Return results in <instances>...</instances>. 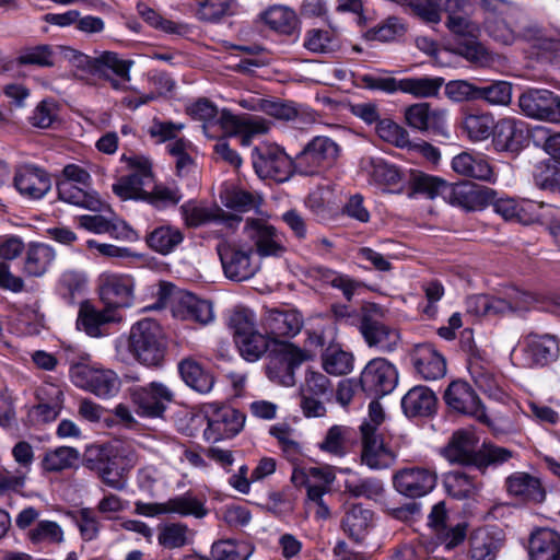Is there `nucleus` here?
<instances>
[{"label":"nucleus","mask_w":560,"mask_h":560,"mask_svg":"<svg viewBox=\"0 0 560 560\" xmlns=\"http://www.w3.org/2000/svg\"><path fill=\"white\" fill-rule=\"evenodd\" d=\"M128 349L141 364L159 366L166 350L165 337L160 324L144 318L132 325L128 339Z\"/></svg>","instance_id":"1"},{"label":"nucleus","mask_w":560,"mask_h":560,"mask_svg":"<svg viewBox=\"0 0 560 560\" xmlns=\"http://www.w3.org/2000/svg\"><path fill=\"white\" fill-rule=\"evenodd\" d=\"M243 235L248 247L253 248L255 256L259 258H280L287 248V237L266 218H246L243 226Z\"/></svg>","instance_id":"2"},{"label":"nucleus","mask_w":560,"mask_h":560,"mask_svg":"<svg viewBox=\"0 0 560 560\" xmlns=\"http://www.w3.org/2000/svg\"><path fill=\"white\" fill-rule=\"evenodd\" d=\"M341 152L340 145L329 137L312 138L295 156V173L303 176L322 175L331 168Z\"/></svg>","instance_id":"3"},{"label":"nucleus","mask_w":560,"mask_h":560,"mask_svg":"<svg viewBox=\"0 0 560 560\" xmlns=\"http://www.w3.org/2000/svg\"><path fill=\"white\" fill-rule=\"evenodd\" d=\"M217 252L224 276L232 281H246L260 270V260L245 242H220Z\"/></svg>","instance_id":"4"},{"label":"nucleus","mask_w":560,"mask_h":560,"mask_svg":"<svg viewBox=\"0 0 560 560\" xmlns=\"http://www.w3.org/2000/svg\"><path fill=\"white\" fill-rule=\"evenodd\" d=\"M207 419L203 436L208 442H219L231 439L242 430L245 417L229 405L207 402L202 406Z\"/></svg>","instance_id":"5"},{"label":"nucleus","mask_w":560,"mask_h":560,"mask_svg":"<svg viewBox=\"0 0 560 560\" xmlns=\"http://www.w3.org/2000/svg\"><path fill=\"white\" fill-rule=\"evenodd\" d=\"M253 166L260 178L287 182L295 173V158L291 159L276 144H262L253 150Z\"/></svg>","instance_id":"6"},{"label":"nucleus","mask_w":560,"mask_h":560,"mask_svg":"<svg viewBox=\"0 0 560 560\" xmlns=\"http://www.w3.org/2000/svg\"><path fill=\"white\" fill-rule=\"evenodd\" d=\"M487 35L498 44L511 46L529 34L526 15L517 8L483 19Z\"/></svg>","instance_id":"7"},{"label":"nucleus","mask_w":560,"mask_h":560,"mask_svg":"<svg viewBox=\"0 0 560 560\" xmlns=\"http://www.w3.org/2000/svg\"><path fill=\"white\" fill-rule=\"evenodd\" d=\"M130 399L141 417L160 418L174 400L173 390L161 382H151L130 389Z\"/></svg>","instance_id":"8"},{"label":"nucleus","mask_w":560,"mask_h":560,"mask_svg":"<svg viewBox=\"0 0 560 560\" xmlns=\"http://www.w3.org/2000/svg\"><path fill=\"white\" fill-rule=\"evenodd\" d=\"M70 376L77 386L102 398L115 396L120 388V380L112 370L77 364L71 368Z\"/></svg>","instance_id":"9"},{"label":"nucleus","mask_w":560,"mask_h":560,"mask_svg":"<svg viewBox=\"0 0 560 560\" xmlns=\"http://www.w3.org/2000/svg\"><path fill=\"white\" fill-rule=\"evenodd\" d=\"M404 121L411 129L434 136L447 137V110L420 102L404 109Z\"/></svg>","instance_id":"10"},{"label":"nucleus","mask_w":560,"mask_h":560,"mask_svg":"<svg viewBox=\"0 0 560 560\" xmlns=\"http://www.w3.org/2000/svg\"><path fill=\"white\" fill-rule=\"evenodd\" d=\"M522 113L533 119L560 124V97L545 89H529L518 98Z\"/></svg>","instance_id":"11"},{"label":"nucleus","mask_w":560,"mask_h":560,"mask_svg":"<svg viewBox=\"0 0 560 560\" xmlns=\"http://www.w3.org/2000/svg\"><path fill=\"white\" fill-rule=\"evenodd\" d=\"M303 323L301 313L293 308L265 307L260 316V326L273 342H278L280 338L296 336Z\"/></svg>","instance_id":"12"},{"label":"nucleus","mask_w":560,"mask_h":560,"mask_svg":"<svg viewBox=\"0 0 560 560\" xmlns=\"http://www.w3.org/2000/svg\"><path fill=\"white\" fill-rule=\"evenodd\" d=\"M446 405L459 413L468 415L497 430L470 385L464 381L452 382L444 393Z\"/></svg>","instance_id":"13"},{"label":"nucleus","mask_w":560,"mask_h":560,"mask_svg":"<svg viewBox=\"0 0 560 560\" xmlns=\"http://www.w3.org/2000/svg\"><path fill=\"white\" fill-rule=\"evenodd\" d=\"M398 382L396 368L386 359L375 358L368 362L360 375L362 389L374 396H385Z\"/></svg>","instance_id":"14"},{"label":"nucleus","mask_w":560,"mask_h":560,"mask_svg":"<svg viewBox=\"0 0 560 560\" xmlns=\"http://www.w3.org/2000/svg\"><path fill=\"white\" fill-rule=\"evenodd\" d=\"M98 289L101 300L110 310L133 304L135 281L128 275L103 272L98 277Z\"/></svg>","instance_id":"15"},{"label":"nucleus","mask_w":560,"mask_h":560,"mask_svg":"<svg viewBox=\"0 0 560 560\" xmlns=\"http://www.w3.org/2000/svg\"><path fill=\"white\" fill-rule=\"evenodd\" d=\"M520 349L524 358V365L545 366L557 360L559 355V342L552 335H538L530 332L520 342Z\"/></svg>","instance_id":"16"},{"label":"nucleus","mask_w":560,"mask_h":560,"mask_svg":"<svg viewBox=\"0 0 560 560\" xmlns=\"http://www.w3.org/2000/svg\"><path fill=\"white\" fill-rule=\"evenodd\" d=\"M438 481L434 470L425 467H408L394 476L396 490L408 498H420L430 493Z\"/></svg>","instance_id":"17"},{"label":"nucleus","mask_w":560,"mask_h":560,"mask_svg":"<svg viewBox=\"0 0 560 560\" xmlns=\"http://www.w3.org/2000/svg\"><path fill=\"white\" fill-rule=\"evenodd\" d=\"M180 213L188 228H199L214 222L228 228H235L240 222L238 215L228 213L218 206L208 207L201 202L189 200L180 206Z\"/></svg>","instance_id":"18"},{"label":"nucleus","mask_w":560,"mask_h":560,"mask_svg":"<svg viewBox=\"0 0 560 560\" xmlns=\"http://www.w3.org/2000/svg\"><path fill=\"white\" fill-rule=\"evenodd\" d=\"M13 183L18 191L30 199H42L51 188L49 175L33 164H21L15 168Z\"/></svg>","instance_id":"19"},{"label":"nucleus","mask_w":560,"mask_h":560,"mask_svg":"<svg viewBox=\"0 0 560 560\" xmlns=\"http://www.w3.org/2000/svg\"><path fill=\"white\" fill-rule=\"evenodd\" d=\"M359 328L368 346L383 353L393 352L400 341V335L396 328L374 319L369 314H363Z\"/></svg>","instance_id":"20"},{"label":"nucleus","mask_w":560,"mask_h":560,"mask_svg":"<svg viewBox=\"0 0 560 560\" xmlns=\"http://www.w3.org/2000/svg\"><path fill=\"white\" fill-rule=\"evenodd\" d=\"M442 454L451 463L476 466L479 455L478 439L471 431L458 430L453 433Z\"/></svg>","instance_id":"21"},{"label":"nucleus","mask_w":560,"mask_h":560,"mask_svg":"<svg viewBox=\"0 0 560 560\" xmlns=\"http://www.w3.org/2000/svg\"><path fill=\"white\" fill-rule=\"evenodd\" d=\"M361 460L371 469H385L396 460V454L388 448L378 433H370L368 427L361 428Z\"/></svg>","instance_id":"22"},{"label":"nucleus","mask_w":560,"mask_h":560,"mask_svg":"<svg viewBox=\"0 0 560 560\" xmlns=\"http://www.w3.org/2000/svg\"><path fill=\"white\" fill-rule=\"evenodd\" d=\"M492 136V144L499 152H518L527 139L524 122L512 117L498 120Z\"/></svg>","instance_id":"23"},{"label":"nucleus","mask_w":560,"mask_h":560,"mask_svg":"<svg viewBox=\"0 0 560 560\" xmlns=\"http://www.w3.org/2000/svg\"><path fill=\"white\" fill-rule=\"evenodd\" d=\"M120 320L121 317L116 311L106 306L103 310H97L91 303L84 302L79 308L77 327L90 337L97 338L106 334L104 330L105 325Z\"/></svg>","instance_id":"24"},{"label":"nucleus","mask_w":560,"mask_h":560,"mask_svg":"<svg viewBox=\"0 0 560 560\" xmlns=\"http://www.w3.org/2000/svg\"><path fill=\"white\" fill-rule=\"evenodd\" d=\"M411 360L417 373L424 380L435 381L446 374V361L431 343L417 345Z\"/></svg>","instance_id":"25"},{"label":"nucleus","mask_w":560,"mask_h":560,"mask_svg":"<svg viewBox=\"0 0 560 560\" xmlns=\"http://www.w3.org/2000/svg\"><path fill=\"white\" fill-rule=\"evenodd\" d=\"M487 196V189L471 183H447L443 199L452 206L466 210H476L485 206Z\"/></svg>","instance_id":"26"},{"label":"nucleus","mask_w":560,"mask_h":560,"mask_svg":"<svg viewBox=\"0 0 560 560\" xmlns=\"http://www.w3.org/2000/svg\"><path fill=\"white\" fill-rule=\"evenodd\" d=\"M264 113L277 120L293 121L299 128L316 121V114L313 110L281 100H267Z\"/></svg>","instance_id":"27"},{"label":"nucleus","mask_w":560,"mask_h":560,"mask_svg":"<svg viewBox=\"0 0 560 560\" xmlns=\"http://www.w3.org/2000/svg\"><path fill=\"white\" fill-rule=\"evenodd\" d=\"M509 494L522 502L540 503L546 498V490L539 478L527 472H515L506 479Z\"/></svg>","instance_id":"28"},{"label":"nucleus","mask_w":560,"mask_h":560,"mask_svg":"<svg viewBox=\"0 0 560 560\" xmlns=\"http://www.w3.org/2000/svg\"><path fill=\"white\" fill-rule=\"evenodd\" d=\"M57 189L59 199L69 205L95 212H101L106 206L95 191L90 190V187L74 185L69 180H59Z\"/></svg>","instance_id":"29"},{"label":"nucleus","mask_w":560,"mask_h":560,"mask_svg":"<svg viewBox=\"0 0 560 560\" xmlns=\"http://www.w3.org/2000/svg\"><path fill=\"white\" fill-rule=\"evenodd\" d=\"M436 396L427 386H415L410 388L401 399L404 413L409 417H428L434 413L436 408Z\"/></svg>","instance_id":"30"},{"label":"nucleus","mask_w":560,"mask_h":560,"mask_svg":"<svg viewBox=\"0 0 560 560\" xmlns=\"http://www.w3.org/2000/svg\"><path fill=\"white\" fill-rule=\"evenodd\" d=\"M452 168L458 175L483 182H493L494 173L489 162L480 154L462 152L453 158Z\"/></svg>","instance_id":"31"},{"label":"nucleus","mask_w":560,"mask_h":560,"mask_svg":"<svg viewBox=\"0 0 560 560\" xmlns=\"http://www.w3.org/2000/svg\"><path fill=\"white\" fill-rule=\"evenodd\" d=\"M175 315L184 320H191L200 325H208L214 319L211 302L186 293L183 294L175 307Z\"/></svg>","instance_id":"32"},{"label":"nucleus","mask_w":560,"mask_h":560,"mask_svg":"<svg viewBox=\"0 0 560 560\" xmlns=\"http://www.w3.org/2000/svg\"><path fill=\"white\" fill-rule=\"evenodd\" d=\"M495 119L488 112H467L464 114L460 128L471 142H481L489 139L495 130Z\"/></svg>","instance_id":"33"},{"label":"nucleus","mask_w":560,"mask_h":560,"mask_svg":"<svg viewBox=\"0 0 560 560\" xmlns=\"http://www.w3.org/2000/svg\"><path fill=\"white\" fill-rule=\"evenodd\" d=\"M133 61L121 59L118 54L103 51L89 62L90 70L98 78H109V74L130 80V69Z\"/></svg>","instance_id":"34"},{"label":"nucleus","mask_w":560,"mask_h":560,"mask_svg":"<svg viewBox=\"0 0 560 560\" xmlns=\"http://www.w3.org/2000/svg\"><path fill=\"white\" fill-rule=\"evenodd\" d=\"M468 5L466 0H444V8L448 13L446 25L453 34L462 37H475L479 31L478 24L466 15Z\"/></svg>","instance_id":"35"},{"label":"nucleus","mask_w":560,"mask_h":560,"mask_svg":"<svg viewBox=\"0 0 560 560\" xmlns=\"http://www.w3.org/2000/svg\"><path fill=\"white\" fill-rule=\"evenodd\" d=\"M530 560H560V535L552 529L536 532L529 541Z\"/></svg>","instance_id":"36"},{"label":"nucleus","mask_w":560,"mask_h":560,"mask_svg":"<svg viewBox=\"0 0 560 560\" xmlns=\"http://www.w3.org/2000/svg\"><path fill=\"white\" fill-rule=\"evenodd\" d=\"M501 547V539L487 527L474 530L469 537L471 560H494Z\"/></svg>","instance_id":"37"},{"label":"nucleus","mask_w":560,"mask_h":560,"mask_svg":"<svg viewBox=\"0 0 560 560\" xmlns=\"http://www.w3.org/2000/svg\"><path fill=\"white\" fill-rule=\"evenodd\" d=\"M178 371L186 385L196 392L206 394L212 389L214 377L196 360L191 358L183 359L178 363Z\"/></svg>","instance_id":"38"},{"label":"nucleus","mask_w":560,"mask_h":560,"mask_svg":"<svg viewBox=\"0 0 560 560\" xmlns=\"http://www.w3.org/2000/svg\"><path fill=\"white\" fill-rule=\"evenodd\" d=\"M372 521V511L362 505H353L347 510L342 518V529L355 542H361L366 537Z\"/></svg>","instance_id":"39"},{"label":"nucleus","mask_w":560,"mask_h":560,"mask_svg":"<svg viewBox=\"0 0 560 560\" xmlns=\"http://www.w3.org/2000/svg\"><path fill=\"white\" fill-rule=\"evenodd\" d=\"M56 254L52 247L46 244H31L26 250L24 260V271L30 277L44 276L52 261Z\"/></svg>","instance_id":"40"},{"label":"nucleus","mask_w":560,"mask_h":560,"mask_svg":"<svg viewBox=\"0 0 560 560\" xmlns=\"http://www.w3.org/2000/svg\"><path fill=\"white\" fill-rule=\"evenodd\" d=\"M79 226L95 233V234H109L114 238H128L131 234V229L124 222H113L101 214H86L78 219Z\"/></svg>","instance_id":"41"},{"label":"nucleus","mask_w":560,"mask_h":560,"mask_svg":"<svg viewBox=\"0 0 560 560\" xmlns=\"http://www.w3.org/2000/svg\"><path fill=\"white\" fill-rule=\"evenodd\" d=\"M445 81L442 77H410L401 79V93L415 98L438 97Z\"/></svg>","instance_id":"42"},{"label":"nucleus","mask_w":560,"mask_h":560,"mask_svg":"<svg viewBox=\"0 0 560 560\" xmlns=\"http://www.w3.org/2000/svg\"><path fill=\"white\" fill-rule=\"evenodd\" d=\"M323 369L331 375H347L353 370V355L337 343H329L322 353Z\"/></svg>","instance_id":"43"},{"label":"nucleus","mask_w":560,"mask_h":560,"mask_svg":"<svg viewBox=\"0 0 560 560\" xmlns=\"http://www.w3.org/2000/svg\"><path fill=\"white\" fill-rule=\"evenodd\" d=\"M79 458L80 453L77 448L59 446L44 454L42 468L46 472H60L74 467Z\"/></svg>","instance_id":"44"},{"label":"nucleus","mask_w":560,"mask_h":560,"mask_svg":"<svg viewBox=\"0 0 560 560\" xmlns=\"http://www.w3.org/2000/svg\"><path fill=\"white\" fill-rule=\"evenodd\" d=\"M165 514L194 516L202 518L208 514L205 503L190 492L170 498L165 501Z\"/></svg>","instance_id":"45"},{"label":"nucleus","mask_w":560,"mask_h":560,"mask_svg":"<svg viewBox=\"0 0 560 560\" xmlns=\"http://www.w3.org/2000/svg\"><path fill=\"white\" fill-rule=\"evenodd\" d=\"M444 486L447 493L458 500L474 497L480 488V485L472 476L460 470L446 474Z\"/></svg>","instance_id":"46"},{"label":"nucleus","mask_w":560,"mask_h":560,"mask_svg":"<svg viewBox=\"0 0 560 560\" xmlns=\"http://www.w3.org/2000/svg\"><path fill=\"white\" fill-rule=\"evenodd\" d=\"M270 341L265 331L262 334L257 329L235 339L241 355L249 362L259 360L267 352Z\"/></svg>","instance_id":"47"},{"label":"nucleus","mask_w":560,"mask_h":560,"mask_svg":"<svg viewBox=\"0 0 560 560\" xmlns=\"http://www.w3.org/2000/svg\"><path fill=\"white\" fill-rule=\"evenodd\" d=\"M261 18L271 30L285 35L293 34L298 25L295 12L284 5L270 7Z\"/></svg>","instance_id":"48"},{"label":"nucleus","mask_w":560,"mask_h":560,"mask_svg":"<svg viewBox=\"0 0 560 560\" xmlns=\"http://www.w3.org/2000/svg\"><path fill=\"white\" fill-rule=\"evenodd\" d=\"M184 240L179 229L170 225L154 229L147 237L148 245L155 252L166 255Z\"/></svg>","instance_id":"49"},{"label":"nucleus","mask_w":560,"mask_h":560,"mask_svg":"<svg viewBox=\"0 0 560 560\" xmlns=\"http://www.w3.org/2000/svg\"><path fill=\"white\" fill-rule=\"evenodd\" d=\"M89 467L95 471L102 482L116 490L122 491L127 487V478L124 474V469L119 470L115 468V463L110 459H103L102 457L97 460L88 459Z\"/></svg>","instance_id":"50"},{"label":"nucleus","mask_w":560,"mask_h":560,"mask_svg":"<svg viewBox=\"0 0 560 560\" xmlns=\"http://www.w3.org/2000/svg\"><path fill=\"white\" fill-rule=\"evenodd\" d=\"M220 198L226 208L238 212L258 209L262 201L259 195L236 187L225 189Z\"/></svg>","instance_id":"51"},{"label":"nucleus","mask_w":560,"mask_h":560,"mask_svg":"<svg viewBox=\"0 0 560 560\" xmlns=\"http://www.w3.org/2000/svg\"><path fill=\"white\" fill-rule=\"evenodd\" d=\"M304 47L314 54H329L339 47V39L332 30L312 28L305 34Z\"/></svg>","instance_id":"52"},{"label":"nucleus","mask_w":560,"mask_h":560,"mask_svg":"<svg viewBox=\"0 0 560 560\" xmlns=\"http://www.w3.org/2000/svg\"><path fill=\"white\" fill-rule=\"evenodd\" d=\"M349 433L348 427L338 424L330 427L318 444L319 450L331 456L343 457L348 453Z\"/></svg>","instance_id":"53"},{"label":"nucleus","mask_w":560,"mask_h":560,"mask_svg":"<svg viewBox=\"0 0 560 560\" xmlns=\"http://www.w3.org/2000/svg\"><path fill=\"white\" fill-rule=\"evenodd\" d=\"M447 182L421 172L412 173L410 187L413 194H421L430 199L444 198Z\"/></svg>","instance_id":"54"},{"label":"nucleus","mask_w":560,"mask_h":560,"mask_svg":"<svg viewBox=\"0 0 560 560\" xmlns=\"http://www.w3.org/2000/svg\"><path fill=\"white\" fill-rule=\"evenodd\" d=\"M219 112L218 107L207 98H200L188 107L189 115L194 119L202 121L203 133L211 139L218 138L212 129H214Z\"/></svg>","instance_id":"55"},{"label":"nucleus","mask_w":560,"mask_h":560,"mask_svg":"<svg viewBox=\"0 0 560 560\" xmlns=\"http://www.w3.org/2000/svg\"><path fill=\"white\" fill-rule=\"evenodd\" d=\"M167 150L175 158L176 174L185 177L194 173L197 168L195 160L189 154L191 143L185 139H176L167 144Z\"/></svg>","instance_id":"56"},{"label":"nucleus","mask_w":560,"mask_h":560,"mask_svg":"<svg viewBox=\"0 0 560 560\" xmlns=\"http://www.w3.org/2000/svg\"><path fill=\"white\" fill-rule=\"evenodd\" d=\"M250 555L252 549L247 544L231 539L217 541L211 548L214 560H247Z\"/></svg>","instance_id":"57"},{"label":"nucleus","mask_w":560,"mask_h":560,"mask_svg":"<svg viewBox=\"0 0 560 560\" xmlns=\"http://www.w3.org/2000/svg\"><path fill=\"white\" fill-rule=\"evenodd\" d=\"M407 32L406 23L397 16H388L369 31L371 39L392 42L401 38Z\"/></svg>","instance_id":"58"},{"label":"nucleus","mask_w":560,"mask_h":560,"mask_svg":"<svg viewBox=\"0 0 560 560\" xmlns=\"http://www.w3.org/2000/svg\"><path fill=\"white\" fill-rule=\"evenodd\" d=\"M530 300V295L518 291L513 292L509 300L488 295V315L523 310Z\"/></svg>","instance_id":"59"},{"label":"nucleus","mask_w":560,"mask_h":560,"mask_svg":"<svg viewBox=\"0 0 560 560\" xmlns=\"http://www.w3.org/2000/svg\"><path fill=\"white\" fill-rule=\"evenodd\" d=\"M456 52L478 66H488L493 61L490 51L482 43L476 39V36L460 42L456 47Z\"/></svg>","instance_id":"60"},{"label":"nucleus","mask_w":560,"mask_h":560,"mask_svg":"<svg viewBox=\"0 0 560 560\" xmlns=\"http://www.w3.org/2000/svg\"><path fill=\"white\" fill-rule=\"evenodd\" d=\"M552 207L545 202H536L533 200H523L517 202L515 222L528 225L540 222L546 214L550 212Z\"/></svg>","instance_id":"61"},{"label":"nucleus","mask_w":560,"mask_h":560,"mask_svg":"<svg viewBox=\"0 0 560 560\" xmlns=\"http://www.w3.org/2000/svg\"><path fill=\"white\" fill-rule=\"evenodd\" d=\"M293 429L287 423H277L269 433L277 439L282 452L290 460H295L301 453V446L293 438Z\"/></svg>","instance_id":"62"},{"label":"nucleus","mask_w":560,"mask_h":560,"mask_svg":"<svg viewBox=\"0 0 560 560\" xmlns=\"http://www.w3.org/2000/svg\"><path fill=\"white\" fill-rule=\"evenodd\" d=\"M534 180L540 189L560 192V171L552 166L549 160L536 165Z\"/></svg>","instance_id":"63"},{"label":"nucleus","mask_w":560,"mask_h":560,"mask_svg":"<svg viewBox=\"0 0 560 560\" xmlns=\"http://www.w3.org/2000/svg\"><path fill=\"white\" fill-rule=\"evenodd\" d=\"M532 137L535 145L560 162V132H551L550 129L539 126L533 129Z\"/></svg>","instance_id":"64"}]
</instances>
